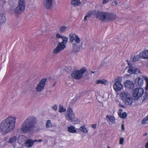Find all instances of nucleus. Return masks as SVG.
I'll return each mask as SVG.
<instances>
[{"label": "nucleus", "instance_id": "nucleus-9", "mask_svg": "<svg viewBox=\"0 0 148 148\" xmlns=\"http://www.w3.org/2000/svg\"><path fill=\"white\" fill-rule=\"evenodd\" d=\"M121 79L117 77L115 79V83L113 84V87L116 92L120 91L123 88V85L121 83Z\"/></svg>", "mask_w": 148, "mask_h": 148}, {"label": "nucleus", "instance_id": "nucleus-43", "mask_svg": "<svg viewBox=\"0 0 148 148\" xmlns=\"http://www.w3.org/2000/svg\"><path fill=\"white\" fill-rule=\"evenodd\" d=\"M52 108L53 110H54L55 111L57 110L58 109L57 106L56 104H55V105H53L52 106Z\"/></svg>", "mask_w": 148, "mask_h": 148}, {"label": "nucleus", "instance_id": "nucleus-40", "mask_svg": "<svg viewBox=\"0 0 148 148\" xmlns=\"http://www.w3.org/2000/svg\"><path fill=\"white\" fill-rule=\"evenodd\" d=\"M124 141V139L123 138H121L119 140V143L120 145H122L123 144Z\"/></svg>", "mask_w": 148, "mask_h": 148}, {"label": "nucleus", "instance_id": "nucleus-39", "mask_svg": "<svg viewBox=\"0 0 148 148\" xmlns=\"http://www.w3.org/2000/svg\"><path fill=\"white\" fill-rule=\"evenodd\" d=\"M139 56H135L133 58V60L134 61H137L139 60Z\"/></svg>", "mask_w": 148, "mask_h": 148}, {"label": "nucleus", "instance_id": "nucleus-13", "mask_svg": "<svg viewBox=\"0 0 148 148\" xmlns=\"http://www.w3.org/2000/svg\"><path fill=\"white\" fill-rule=\"evenodd\" d=\"M98 10H93L92 11H89L87 14L85 16L84 21H86L87 20V18H90L92 15L94 16L97 18V15L98 14Z\"/></svg>", "mask_w": 148, "mask_h": 148}, {"label": "nucleus", "instance_id": "nucleus-41", "mask_svg": "<svg viewBox=\"0 0 148 148\" xmlns=\"http://www.w3.org/2000/svg\"><path fill=\"white\" fill-rule=\"evenodd\" d=\"M56 37L57 38H62H62L64 37H65L64 36H62L61 35H60V34L59 33H57L56 35Z\"/></svg>", "mask_w": 148, "mask_h": 148}, {"label": "nucleus", "instance_id": "nucleus-6", "mask_svg": "<svg viewBox=\"0 0 148 148\" xmlns=\"http://www.w3.org/2000/svg\"><path fill=\"white\" fill-rule=\"evenodd\" d=\"M86 71L85 67H82L80 70H74L71 73V75L72 77L76 79H79L82 77Z\"/></svg>", "mask_w": 148, "mask_h": 148}, {"label": "nucleus", "instance_id": "nucleus-21", "mask_svg": "<svg viewBox=\"0 0 148 148\" xmlns=\"http://www.w3.org/2000/svg\"><path fill=\"white\" fill-rule=\"evenodd\" d=\"M71 4L73 6H79L81 5V2L79 0H72Z\"/></svg>", "mask_w": 148, "mask_h": 148}, {"label": "nucleus", "instance_id": "nucleus-4", "mask_svg": "<svg viewBox=\"0 0 148 148\" xmlns=\"http://www.w3.org/2000/svg\"><path fill=\"white\" fill-rule=\"evenodd\" d=\"M68 39L66 37H64L62 38V41L58 43V46L53 50V53L55 54L59 53L60 51L64 49L66 47Z\"/></svg>", "mask_w": 148, "mask_h": 148}, {"label": "nucleus", "instance_id": "nucleus-27", "mask_svg": "<svg viewBox=\"0 0 148 148\" xmlns=\"http://www.w3.org/2000/svg\"><path fill=\"white\" fill-rule=\"evenodd\" d=\"M97 84H106L108 83L107 81L105 79H100L96 82Z\"/></svg>", "mask_w": 148, "mask_h": 148}, {"label": "nucleus", "instance_id": "nucleus-35", "mask_svg": "<svg viewBox=\"0 0 148 148\" xmlns=\"http://www.w3.org/2000/svg\"><path fill=\"white\" fill-rule=\"evenodd\" d=\"M70 120L74 123H77L79 122L78 119L77 118L74 117L72 118Z\"/></svg>", "mask_w": 148, "mask_h": 148}, {"label": "nucleus", "instance_id": "nucleus-19", "mask_svg": "<svg viewBox=\"0 0 148 148\" xmlns=\"http://www.w3.org/2000/svg\"><path fill=\"white\" fill-rule=\"evenodd\" d=\"M17 138L16 136H14L10 137L8 141V142L13 145V146L15 147V144L16 143Z\"/></svg>", "mask_w": 148, "mask_h": 148}, {"label": "nucleus", "instance_id": "nucleus-7", "mask_svg": "<svg viewBox=\"0 0 148 148\" xmlns=\"http://www.w3.org/2000/svg\"><path fill=\"white\" fill-rule=\"evenodd\" d=\"M97 18L103 21L108 22L110 21V13L108 12H104L98 10Z\"/></svg>", "mask_w": 148, "mask_h": 148}, {"label": "nucleus", "instance_id": "nucleus-47", "mask_svg": "<svg viewBox=\"0 0 148 148\" xmlns=\"http://www.w3.org/2000/svg\"><path fill=\"white\" fill-rule=\"evenodd\" d=\"M36 140V142H40V143L42 141V140L41 139H39L38 140H37L36 139H35V140Z\"/></svg>", "mask_w": 148, "mask_h": 148}, {"label": "nucleus", "instance_id": "nucleus-46", "mask_svg": "<svg viewBox=\"0 0 148 148\" xmlns=\"http://www.w3.org/2000/svg\"><path fill=\"white\" fill-rule=\"evenodd\" d=\"M121 129L123 130H125V125L124 124H122L121 126Z\"/></svg>", "mask_w": 148, "mask_h": 148}, {"label": "nucleus", "instance_id": "nucleus-18", "mask_svg": "<svg viewBox=\"0 0 148 148\" xmlns=\"http://www.w3.org/2000/svg\"><path fill=\"white\" fill-rule=\"evenodd\" d=\"M139 56L140 58L142 59L148 58V50H145L139 54Z\"/></svg>", "mask_w": 148, "mask_h": 148}, {"label": "nucleus", "instance_id": "nucleus-33", "mask_svg": "<svg viewBox=\"0 0 148 148\" xmlns=\"http://www.w3.org/2000/svg\"><path fill=\"white\" fill-rule=\"evenodd\" d=\"M79 99V96H76L75 97L72 101V102L73 104H75L77 102H78V101Z\"/></svg>", "mask_w": 148, "mask_h": 148}, {"label": "nucleus", "instance_id": "nucleus-29", "mask_svg": "<svg viewBox=\"0 0 148 148\" xmlns=\"http://www.w3.org/2000/svg\"><path fill=\"white\" fill-rule=\"evenodd\" d=\"M6 17L3 14L0 15V23H3L6 21Z\"/></svg>", "mask_w": 148, "mask_h": 148}, {"label": "nucleus", "instance_id": "nucleus-5", "mask_svg": "<svg viewBox=\"0 0 148 148\" xmlns=\"http://www.w3.org/2000/svg\"><path fill=\"white\" fill-rule=\"evenodd\" d=\"M120 97L123 102L126 105H131L132 103L133 99L131 95L127 93L123 92L120 94Z\"/></svg>", "mask_w": 148, "mask_h": 148}, {"label": "nucleus", "instance_id": "nucleus-10", "mask_svg": "<svg viewBox=\"0 0 148 148\" xmlns=\"http://www.w3.org/2000/svg\"><path fill=\"white\" fill-rule=\"evenodd\" d=\"M129 66L127 67V68H128L127 73L130 74H138L140 73V71L139 69L133 66L131 64V63L128 61H127Z\"/></svg>", "mask_w": 148, "mask_h": 148}, {"label": "nucleus", "instance_id": "nucleus-12", "mask_svg": "<svg viewBox=\"0 0 148 148\" xmlns=\"http://www.w3.org/2000/svg\"><path fill=\"white\" fill-rule=\"evenodd\" d=\"M65 115L66 119L68 121H70L72 118L74 116L75 114L72 108L69 107L67 109L66 112L65 114Z\"/></svg>", "mask_w": 148, "mask_h": 148}, {"label": "nucleus", "instance_id": "nucleus-8", "mask_svg": "<svg viewBox=\"0 0 148 148\" xmlns=\"http://www.w3.org/2000/svg\"><path fill=\"white\" fill-rule=\"evenodd\" d=\"M144 93V90L143 88H136L133 90L132 96L134 99H138L142 97Z\"/></svg>", "mask_w": 148, "mask_h": 148}, {"label": "nucleus", "instance_id": "nucleus-20", "mask_svg": "<svg viewBox=\"0 0 148 148\" xmlns=\"http://www.w3.org/2000/svg\"><path fill=\"white\" fill-rule=\"evenodd\" d=\"M135 82L136 85L140 86H142L143 84V80L140 78L136 79Z\"/></svg>", "mask_w": 148, "mask_h": 148}, {"label": "nucleus", "instance_id": "nucleus-17", "mask_svg": "<svg viewBox=\"0 0 148 148\" xmlns=\"http://www.w3.org/2000/svg\"><path fill=\"white\" fill-rule=\"evenodd\" d=\"M18 5L17 9H25V0H18Z\"/></svg>", "mask_w": 148, "mask_h": 148}, {"label": "nucleus", "instance_id": "nucleus-45", "mask_svg": "<svg viewBox=\"0 0 148 148\" xmlns=\"http://www.w3.org/2000/svg\"><path fill=\"white\" fill-rule=\"evenodd\" d=\"M97 125L96 124H93L91 125V126L94 129H96L97 127Z\"/></svg>", "mask_w": 148, "mask_h": 148}, {"label": "nucleus", "instance_id": "nucleus-11", "mask_svg": "<svg viewBox=\"0 0 148 148\" xmlns=\"http://www.w3.org/2000/svg\"><path fill=\"white\" fill-rule=\"evenodd\" d=\"M47 80V78H45L41 79L36 87V91L40 92L44 89Z\"/></svg>", "mask_w": 148, "mask_h": 148}, {"label": "nucleus", "instance_id": "nucleus-28", "mask_svg": "<svg viewBox=\"0 0 148 148\" xmlns=\"http://www.w3.org/2000/svg\"><path fill=\"white\" fill-rule=\"evenodd\" d=\"M53 127V125L50 120H48L47 121L46 123V127L47 128H49Z\"/></svg>", "mask_w": 148, "mask_h": 148}, {"label": "nucleus", "instance_id": "nucleus-42", "mask_svg": "<svg viewBox=\"0 0 148 148\" xmlns=\"http://www.w3.org/2000/svg\"><path fill=\"white\" fill-rule=\"evenodd\" d=\"M123 113V110L121 109L119 110L118 112V114L120 116Z\"/></svg>", "mask_w": 148, "mask_h": 148}, {"label": "nucleus", "instance_id": "nucleus-44", "mask_svg": "<svg viewBox=\"0 0 148 148\" xmlns=\"http://www.w3.org/2000/svg\"><path fill=\"white\" fill-rule=\"evenodd\" d=\"M109 1V0H103L102 1V3L103 4H105L107 3Z\"/></svg>", "mask_w": 148, "mask_h": 148}, {"label": "nucleus", "instance_id": "nucleus-49", "mask_svg": "<svg viewBox=\"0 0 148 148\" xmlns=\"http://www.w3.org/2000/svg\"><path fill=\"white\" fill-rule=\"evenodd\" d=\"M47 140L45 141V142L44 141V144H45L46 143H47Z\"/></svg>", "mask_w": 148, "mask_h": 148}, {"label": "nucleus", "instance_id": "nucleus-2", "mask_svg": "<svg viewBox=\"0 0 148 148\" xmlns=\"http://www.w3.org/2000/svg\"><path fill=\"white\" fill-rule=\"evenodd\" d=\"M36 119L34 116H29L22 123L21 128L17 129V132L21 134L31 132L34 130Z\"/></svg>", "mask_w": 148, "mask_h": 148}, {"label": "nucleus", "instance_id": "nucleus-16", "mask_svg": "<svg viewBox=\"0 0 148 148\" xmlns=\"http://www.w3.org/2000/svg\"><path fill=\"white\" fill-rule=\"evenodd\" d=\"M36 141V140H32L31 139H28L25 142V145L27 147H30L33 146L34 143Z\"/></svg>", "mask_w": 148, "mask_h": 148}, {"label": "nucleus", "instance_id": "nucleus-23", "mask_svg": "<svg viewBox=\"0 0 148 148\" xmlns=\"http://www.w3.org/2000/svg\"><path fill=\"white\" fill-rule=\"evenodd\" d=\"M78 130L84 134L87 133L88 132V130L86 127V126L84 125L82 126L79 128Z\"/></svg>", "mask_w": 148, "mask_h": 148}, {"label": "nucleus", "instance_id": "nucleus-3", "mask_svg": "<svg viewBox=\"0 0 148 148\" xmlns=\"http://www.w3.org/2000/svg\"><path fill=\"white\" fill-rule=\"evenodd\" d=\"M69 38L72 43V51L76 53L80 51L82 45L80 43L81 40L80 38L76 34L72 33L70 34Z\"/></svg>", "mask_w": 148, "mask_h": 148}, {"label": "nucleus", "instance_id": "nucleus-14", "mask_svg": "<svg viewBox=\"0 0 148 148\" xmlns=\"http://www.w3.org/2000/svg\"><path fill=\"white\" fill-rule=\"evenodd\" d=\"M124 85L126 88L128 89H130L133 88L134 84L132 82L127 80L125 82Z\"/></svg>", "mask_w": 148, "mask_h": 148}, {"label": "nucleus", "instance_id": "nucleus-34", "mask_svg": "<svg viewBox=\"0 0 148 148\" xmlns=\"http://www.w3.org/2000/svg\"><path fill=\"white\" fill-rule=\"evenodd\" d=\"M119 2V1L118 0H114L112 3V5L114 7H116L118 4Z\"/></svg>", "mask_w": 148, "mask_h": 148}, {"label": "nucleus", "instance_id": "nucleus-15", "mask_svg": "<svg viewBox=\"0 0 148 148\" xmlns=\"http://www.w3.org/2000/svg\"><path fill=\"white\" fill-rule=\"evenodd\" d=\"M106 118H107V122L110 124L112 125L115 123V119L113 116L108 115L106 116Z\"/></svg>", "mask_w": 148, "mask_h": 148}, {"label": "nucleus", "instance_id": "nucleus-50", "mask_svg": "<svg viewBox=\"0 0 148 148\" xmlns=\"http://www.w3.org/2000/svg\"><path fill=\"white\" fill-rule=\"evenodd\" d=\"M107 148H111L110 147H109V146H108V147H107Z\"/></svg>", "mask_w": 148, "mask_h": 148}, {"label": "nucleus", "instance_id": "nucleus-1", "mask_svg": "<svg viewBox=\"0 0 148 148\" xmlns=\"http://www.w3.org/2000/svg\"><path fill=\"white\" fill-rule=\"evenodd\" d=\"M16 119L10 116L2 120L0 124V132L7 134L12 132L15 127Z\"/></svg>", "mask_w": 148, "mask_h": 148}, {"label": "nucleus", "instance_id": "nucleus-30", "mask_svg": "<svg viewBox=\"0 0 148 148\" xmlns=\"http://www.w3.org/2000/svg\"><path fill=\"white\" fill-rule=\"evenodd\" d=\"M110 21H114L116 18V16L115 14L110 13Z\"/></svg>", "mask_w": 148, "mask_h": 148}, {"label": "nucleus", "instance_id": "nucleus-48", "mask_svg": "<svg viewBox=\"0 0 148 148\" xmlns=\"http://www.w3.org/2000/svg\"><path fill=\"white\" fill-rule=\"evenodd\" d=\"M3 4H6V3H8L5 0H4L3 1Z\"/></svg>", "mask_w": 148, "mask_h": 148}, {"label": "nucleus", "instance_id": "nucleus-31", "mask_svg": "<svg viewBox=\"0 0 148 148\" xmlns=\"http://www.w3.org/2000/svg\"><path fill=\"white\" fill-rule=\"evenodd\" d=\"M66 111V109L64 108L63 106L60 105H59V112L60 113L64 112Z\"/></svg>", "mask_w": 148, "mask_h": 148}, {"label": "nucleus", "instance_id": "nucleus-51", "mask_svg": "<svg viewBox=\"0 0 148 148\" xmlns=\"http://www.w3.org/2000/svg\"><path fill=\"white\" fill-rule=\"evenodd\" d=\"M119 105L121 106H122L120 104H119Z\"/></svg>", "mask_w": 148, "mask_h": 148}, {"label": "nucleus", "instance_id": "nucleus-32", "mask_svg": "<svg viewBox=\"0 0 148 148\" xmlns=\"http://www.w3.org/2000/svg\"><path fill=\"white\" fill-rule=\"evenodd\" d=\"M143 78L145 80L146 82V86L145 89L146 90H148V77L146 76H143Z\"/></svg>", "mask_w": 148, "mask_h": 148}, {"label": "nucleus", "instance_id": "nucleus-36", "mask_svg": "<svg viewBox=\"0 0 148 148\" xmlns=\"http://www.w3.org/2000/svg\"><path fill=\"white\" fill-rule=\"evenodd\" d=\"M142 123L143 124H145L148 123V118L147 116V117L144 118L142 121Z\"/></svg>", "mask_w": 148, "mask_h": 148}, {"label": "nucleus", "instance_id": "nucleus-37", "mask_svg": "<svg viewBox=\"0 0 148 148\" xmlns=\"http://www.w3.org/2000/svg\"><path fill=\"white\" fill-rule=\"evenodd\" d=\"M67 29L66 26H63L61 27L60 29V33L65 32Z\"/></svg>", "mask_w": 148, "mask_h": 148}, {"label": "nucleus", "instance_id": "nucleus-38", "mask_svg": "<svg viewBox=\"0 0 148 148\" xmlns=\"http://www.w3.org/2000/svg\"><path fill=\"white\" fill-rule=\"evenodd\" d=\"M127 116V114L126 112H123L120 116V117L123 119H125Z\"/></svg>", "mask_w": 148, "mask_h": 148}, {"label": "nucleus", "instance_id": "nucleus-52", "mask_svg": "<svg viewBox=\"0 0 148 148\" xmlns=\"http://www.w3.org/2000/svg\"><path fill=\"white\" fill-rule=\"evenodd\" d=\"M8 3L10 5V2H9Z\"/></svg>", "mask_w": 148, "mask_h": 148}, {"label": "nucleus", "instance_id": "nucleus-24", "mask_svg": "<svg viewBox=\"0 0 148 148\" xmlns=\"http://www.w3.org/2000/svg\"><path fill=\"white\" fill-rule=\"evenodd\" d=\"M22 12V10H10V12L11 13H12L14 12L15 15L17 16L20 14Z\"/></svg>", "mask_w": 148, "mask_h": 148}, {"label": "nucleus", "instance_id": "nucleus-22", "mask_svg": "<svg viewBox=\"0 0 148 148\" xmlns=\"http://www.w3.org/2000/svg\"><path fill=\"white\" fill-rule=\"evenodd\" d=\"M26 137L23 135H21L19 136L18 139V143L20 144L23 143L25 140Z\"/></svg>", "mask_w": 148, "mask_h": 148}, {"label": "nucleus", "instance_id": "nucleus-25", "mask_svg": "<svg viewBox=\"0 0 148 148\" xmlns=\"http://www.w3.org/2000/svg\"><path fill=\"white\" fill-rule=\"evenodd\" d=\"M68 130L69 132L72 133H75L76 132V130L75 129V127L71 126L68 127Z\"/></svg>", "mask_w": 148, "mask_h": 148}, {"label": "nucleus", "instance_id": "nucleus-26", "mask_svg": "<svg viewBox=\"0 0 148 148\" xmlns=\"http://www.w3.org/2000/svg\"><path fill=\"white\" fill-rule=\"evenodd\" d=\"M46 3V6L50 8L52 5V0H43Z\"/></svg>", "mask_w": 148, "mask_h": 148}]
</instances>
